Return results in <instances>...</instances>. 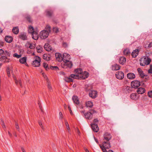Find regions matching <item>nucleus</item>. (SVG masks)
I'll return each instance as SVG.
<instances>
[{
  "label": "nucleus",
  "instance_id": "nucleus-17",
  "mask_svg": "<svg viewBox=\"0 0 152 152\" xmlns=\"http://www.w3.org/2000/svg\"><path fill=\"white\" fill-rule=\"evenodd\" d=\"M127 77L130 80H133L135 78V75L133 73H129L127 74Z\"/></svg>",
  "mask_w": 152,
  "mask_h": 152
},
{
  "label": "nucleus",
  "instance_id": "nucleus-46",
  "mask_svg": "<svg viewBox=\"0 0 152 152\" xmlns=\"http://www.w3.org/2000/svg\"><path fill=\"white\" fill-rule=\"evenodd\" d=\"M35 47V45L32 43H30L29 44V48L31 49H34Z\"/></svg>",
  "mask_w": 152,
  "mask_h": 152
},
{
  "label": "nucleus",
  "instance_id": "nucleus-40",
  "mask_svg": "<svg viewBox=\"0 0 152 152\" xmlns=\"http://www.w3.org/2000/svg\"><path fill=\"white\" fill-rule=\"evenodd\" d=\"M151 61V59L150 58H148L147 60L145 61V64L146 65H148L150 64Z\"/></svg>",
  "mask_w": 152,
  "mask_h": 152
},
{
  "label": "nucleus",
  "instance_id": "nucleus-11",
  "mask_svg": "<svg viewBox=\"0 0 152 152\" xmlns=\"http://www.w3.org/2000/svg\"><path fill=\"white\" fill-rule=\"evenodd\" d=\"M97 95V92L96 91H91L89 93V96L93 99L96 98Z\"/></svg>",
  "mask_w": 152,
  "mask_h": 152
},
{
  "label": "nucleus",
  "instance_id": "nucleus-51",
  "mask_svg": "<svg viewBox=\"0 0 152 152\" xmlns=\"http://www.w3.org/2000/svg\"><path fill=\"white\" fill-rule=\"evenodd\" d=\"M50 69H58V67L56 66H51L50 67Z\"/></svg>",
  "mask_w": 152,
  "mask_h": 152
},
{
  "label": "nucleus",
  "instance_id": "nucleus-26",
  "mask_svg": "<svg viewBox=\"0 0 152 152\" xmlns=\"http://www.w3.org/2000/svg\"><path fill=\"white\" fill-rule=\"evenodd\" d=\"M27 58L26 57L20 58L19 59V62L21 64H24L26 62Z\"/></svg>",
  "mask_w": 152,
  "mask_h": 152
},
{
  "label": "nucleus",
  "instance_id": "nucleus-39",
  "mask_svg": "<svg viewBox=\"0 0 152 152\" xmlns=\"http://www.w3.org/2000/svg\"><path fill=\"white\" fill-rule=\"evenodd\" d=\"M4 54L6 56L10 57L11 56V52L10 51H8L7 50H5L4 51Z\"/></svg>",
  "mask_w": 152,
  "mask_h": 152
},
{
  "label": "nucleus",
  "instance_id": "nucleus-62",
  "mask_svg": "<svg viewBox=\"0 0 152 152\" xmlns=\"http://www.w3.org/2000/svg\"><path fill=\"white\" fill-rule=\"evenodd\" d=\"M63 46L64 47H66L67 46V44L66 43L64 42L63 43Z\"/></svg>",
  "mask_w": 152,
  "mask_h": 152
},
{
  "label": "nucleus",
  "instance_id": "nucleus-5",
  "mask_svg": "<svg viewBox=\"0 0 152 152\" xmlns=\"http://www.w3.org/2000/svg\"><path fill=\"white\" fill-rule=\"evenodd\" d=\"M140 85V81L137 80H134L131 83V86L134 88H137Z\"/></svg>",
  "mask_w": 152,
  "mask_h": 152
},
{
  "label": "nucleus",
  "instance_id": "nucleus-63",
  "mask_svg": "<svg viewBox=\"0 0 152 152\" xmlns=\"http://www.w3.org/2000/svg\"><path fill=\"white\" fill-rule=\"evenodd\" d=\"M94 139L95 140V142H96V143L97 144H98L99 142H98L97 139L95 137H94Z\"/></svg>",
  "mask_w": 152,
  "mask_h": 152
},
{
  "label": "nucleus",
  "instance_id": "nucleus-31",
  "mask_svg": "<svg viewBox=\"0 0 152 152\" xmlns=\"http://www.w3.org/2000/svg\"><path fill=\"white\" fill-rule=\"evenodd\" d=\"M28 31L29 33H31V34L35 31L34 30L33 27L31 26H28Z\"/></svg>",
  "mask_w": 152,
  "mask_h": 152
},
{
  "label": "nucleus",
  "instance_id": "nucleus-35",
  "mask_svg": "<svg viewBox=\"0 0 152 152\" xmlns=\"http://www.w3.org/2000/svg\"><path fill=\"white\" fill-rule=\"evenodd\" d=\"M137 71L139 74L140 75V76L142 78V69L140 68H138L137 69Z\"/></svg>",
  "mask_w": 152,
  "mask_h": 152
},
{
  "label": "nucleus",
  "instance_id": "nucleus-30",
  "mask_svg": "<svg viewBox=\"0 0 152 152\" xmlns=\"http://www.w3.org/2000/svg\"><path fill=\"white\" fill-rule=\"evenodd\" d=\"M124 54V55L128 56L130 54V52L129 50L128 49H126L124 50L123 52Z\"/></svg>",
  "mask_w": 152,
  "mask_h": 152
},
{
  "label": "nucleus",
  "instance_id": "nucleus-57",
  "mask_svg": "<svg viewBox=\"0 0 152 152\" xmlns=\"http://www.w3.org/2000/svg\"><path fill=\"white\" fill-rule=\"evenodd\" d=\"M7 72L8 76L10 77V72L9 69L7 70Z\"/></svg>",
  "mask_w": 152,
  "mask_h": 152
},
{
  "label": "nucleus",
  "instance_id": "nucleus-47",
  "mask_svg": "<svg viewBox=\"0 0 152 152\" xmlns=\"http://www.w3.org/2000/svg\"><path fill=\"white\" fill-rule=\"evenodd\" d=\"M27 20L29 22H31V18L30 16L29 15H27L26 17Z\"/></svg>",
  "mask_w": 152,
  "mask_h": 152
},
{
  "label": "nucleus",
  "instance_id": "nucleus-3",
  "mask_svg": "<svg viewBox=\"0 0 152 152\" xmlns=\"http://www.w3.org/2000/svg\"><path fill=\"white\" fill-rule=\"evenodd\" d=\"M72 66V63L69 60H67L64 59L63 62L61 64V66L63 68H71Z\"/></svg>",
  "mask_w": 152,
  "mask_h": 152
},
{
  "label": "nucleus",
  "instance_id": "nucleus-18",
  "mask_svg": "<svg viewBox=\"0 0 152 152\" xmlns=\"http://www.w3.org/2000/svg\"><path fill=\"white\" fill-rule=\"evenodd\" d=\"M19 38L23 40H26L27 39L26 34L24 33H21L19 35Z\"/></svg>",
  "mask_w": 152,
  "mask_h": 152
},
{
  "label": "nucleus",
  "instance_id": "nucleus-53",
  "mask_svg": "<svg viewBox=\"0 0 152 152\" xmlns=\"http://www.w3.org/2000/svg\"><path fill=\"white\" fill-rule=\"evenodd\" d=\"M148 95L149 97L152 98V91L149 92L148 93Z\"/></svg>",
  "mask_w": 152,
  "mask_h": 152
},
{
  "label": "nucleus",
  "instance_id": "nucleus-59",
  "mask_svg": "<svg viewBox=\"0 0 152 152\" xmlns=\"http://www.w3.org/2000/svg\"><path fill=\"white\" fill-rule=\"evenodd\" d=\"M68 109H69V110L70 111V114H72V111L71 110V108H70V107L69 106H68Z\"/></svg>",
  "mask_w": 152,
  "mask_h": 152
},
{
  "label": "nucleus",
  "instance_id": "nucleus-60",
  "mask_svg": "<svg viewBox=\"0 0 152 152\" xmlns=\"http://www.w3.org/2000/svg\"><path fill=\"white\" fill-rule=\"evenodd\" d=\"M1 124L2 126L5 125L4 121L2 119L1 120Z\"/></svg>",
  "mask_w": 152,
  "mask_h": 152
},
{
  "label": "nucleus",
  "instance_id": "nucleus-54",
  "mask_svg": "<svg viewBox=\"0 0 152 152\" xmlns=\"http://www.w3.org/2000/svg\"><path fill=\"white\" fill-rule=\"evenodd\" d=\"M15 128H16L18 130H19V126H18V124L17 123H15Z\"/></svg>",
  "mask_w": 152,
  "mask_h": 152
},
{
  "label": "nucleus",
  "instance_id": "nucleus-64",
  "mask_svg": "<svg viewBox=\"0 0 152 152\" xmlns=\"http://www.w3.org/2000/svg\"><path fill=\"white\" fill-rule=\"evenodd\" d=\"M21 149L23 152H25V150L22 147L21 148Z\"/></svg>",
  "mask_w": 152,
  "mask_h": 152
},
{
  "label": "nucleus",
  "instance_id": "nucleus-55",
  "mask_svg": "<svg viewBox=\"0 0 152 152\" xmlns=\"http://www.w3.org/2000/svg\"><path fill=\"white\" fill-rule=\"evenodd\" d=\"M4 53V51L2 49H0V56L3 54Z\"/></svg>",
  "mask_w": 152,
  "mask_h": 152
},
{
  "label": "nucleus",
  "instance_id": "nucleus-2",
  "mask_svg": "<svg viewBox=\"0 0 152 152\" xmlns=\"http://www.w3.org/2000/svg\"><path fill=\"white\" fill-rule=\"evenodd\" d=\"M99 145L103 152H107L106 149H109L111 147L110 143L109 141H104L103 142L102 145L101 144H99Z\"/></svg>",
  "mask_w": 152,
  "mask_h": 152
},
{
  "label": "nucleus",
  "instance_id": "nucleus-58",
  "mask_svg": "<svg viewBox=\"0 0 152 152\" xmlns=\"http://www.w3.org/2000/svg\"><path fill=\"white\" fill-rule=\"evenodd\" d=\"M152 47V42H150L148 45V47L149 48H151Z\"/></svg>",
  "mask_w": 152,
  "mask_h": 152
},
{
  "label": "nucleus",
  "instance_id": "nucleus-4",
  "mask_svg": "<svg viewBox=\"0 0 152 152\" xmlns=\"http://www.w3.org/2000/svg\"><path fill=\"white\" fill-rule=\"evenodd\" d=\"M34 60L33 61L32 64L35 67L39 66L40 65V58L38 56H36L34 58Z\"/></svg>",
  "mask_w": 152,
  "mask_h": 152
},
{
  "label": "nucleus",
  "instance_id": "nucleus-19",
  "mask_svg": "<svg viewBox=\"0 0 152 152\" xmlns=\"http://www.w3.org/2000/svg\"><path fill=\"white\" fill-rule=\"evenodd\" d=\"M130 98L134 100H136L138 99L139 96L136 93H132L130 95Z\"/></svg>",
  "mask_w": 152,
  "mask_h": 152
},
{
  "label": "nucleus",
  "instance_id": "nucleus-38",
  "mask_svg": "<svg viewBox=\"0 0 152 152\" xmlns=\"http://www.w3.org/2000/svg\"><path fill=\"white\" fill-rule=\"evenodd\" d=\"M46 15L48 17H51L53 14V12L52 11H46Z\"/></svg>",
  "mask_w": 152,
  "mask_h": 152
},
{
  "label": "nucleus",
  "instance_id": "nucleus-37",
  "mask_svg": "<svg viewBox=\"0 0 152 152\" xmlns=\"http://www.w3.org/2000/svg\"><path fill=\"white\" fill-rule=\"evenodd\" d=\"M47 81L48 88L50 91H51L52 90V87L48 79H47Z\"/></svg>",
  "mask_w": 152,
  "mask_h": 152
},
{
  "label": "nucleus",
  "instance_id": "nucleus-25",
  "mask_svg": "<svg viewBox=\"0 0 152 152\" xmlns=\"http://www.w3.org/2000/svg\"><path fill=\"white\" fill-rule=\"evenodd\" d=\"M43 58L44 60L46 61H49L50 60V56L49 55L46 54L43 55Z\"/></svg>",
  "mask_w": 152,
  "mask_h": 152
},
{
  "label": "nucleus",
  "instance_id": "nucleus-45",
  "mask_svg": "<svg viewBox=\"0 0 152 152\" xmlns=\"http://www.w3.org/2000/svg\"><path fill=\"white\" fill-rule=\"evenodd\" d=\"M43 66L44 68H45L46 70H48L49 69V67H48V64L45 62L43 63Z\"/></svg>",
  "mask_w": 152,
  "mask_h": 152
},
{
  "label": "nucleus",
  "instance_id": "nucleus-49",
  "mask_svg": "<svg viewBox=\"0 0 152 152\" xmlns=\"http://www.w3.org/2000/svg\"><path fill=\"white\" fill-rule=\"evenodd\" d=\"M148 73L149 74H152V65H150V68L148 71Z\"/></svg>",
  "mask_w": 152,
  "mask_h": 152
},
{
  "label": "nucleus",
  "instance_id": "nucleus-36",
  "mask_svg": "<svg viewBox=\"0 0 152 152\" xmlns=\"http://www.w3.org/2000/svg\"><path fill=\"white\" fill-rule=\"evenodd\" d=\"M137 92L138 94H142V88L140 87L138 88L137 90Z\"/></svg>",
  "mask_w": 152,
  "mask_h": 152
},
{
  "label": "nucleus",
  "instance_id": "nucleus-6",
  "mask_svg": "<svg viewBox=\"0 0 152 152\" xmlns=\"http://www.w3.org/2000/svg\"><path fill=\"white\" fill-rule=\"evenodd\" d=\"M89 74L86 71L83 72L81 74L79 75V79H85L89 76Z\"/></svg>",
  "mask_w": 152,
  "mask_h": 152
},
{
  "label": "nucleus",
  "instance_id": "nucleus-28",
  "mask_svg": "<svg viewBox=\"0 0 152 152\" xmlns=\"http://www.w3.org/2000/svg\"><path fill=\"white\" fill-rule=\"evenodd\" d=\"M13 32L15 34H17L19 32L18 28V27H14L12 29Z\"/></svg>",
  "mask_w": 152,
  "mask_h": 152
},
{
  "label": "nucleus",
  "instance_id": "nucleus-14",
  "mask_svg": "<svg viewBox=\"0 0 152 152\" xmlns=\"http://www.w3.org/2000/svg\"><path fill=\"white\" fill-rule=\"evenodd\" d=\"M31 35H32V38L33 39L37 40L38 39L39 35L37 31H35L31 34Z\"/></svg>",
  "mask_w": 152,
  "mask_h": 152
},
{
  "label": "nucleus",
  "instance_id": "nucleus-56",
  "mask_svg": "<svg viewBox=\"0 0 152 152\" xmlns=\"http://www.w3.org/2000/svg\"><path fill=\"white\" fill-rule=\"evenodd\" d=\"M4 42L0 41V46L1 47H3L4 46Z\"/></svg>",
  "mask_w": 152,
  "mask_h": 152
},
{
  "label": "nucleus",
  "instance_id": "nucleus-52",
  "mask_svg": "<svg viewBox=\"0 0 152 152\" xmlns=\"http://www.w3.org/2000/svg\"><path fill=\"white\" fill-rule=\"evenodd\" d=\"M38 123L41 127L42 128V129H44V127L42 125V123L41 121H39Z\"/></svg>",
  "mask_w": 152,
  "mask_h": 152
},
{
  "label": "nucleus",
  "instance_id": "nucleus-48",
  "mask_svg": "<svg viewBox=\"0 0 152 152\" xmlns=\"http://www.w3.org/2000/svg\"><path fill=\"white\" fill-rule=\"evenodd\" d=\"M59 118L61 120H62L63 118V116L62 113L61 112H60L59 113Z\"/></svg>",
  "mask_w": 152,
  "mask_h": 152
},
{
  "label": "nucleus",
  "instance_id": "nucleus-9",
  "mask_svg": "<svg viewBox=\"0 0 152 152\" xmlns=\"http://www.w3.org/2000/svg\"><path fill=\"white\" fill-rule=\"evenodd\" d=\"M0 61L4 63H9L10 61V59L7 58L5 56H2L0 58Z\"/></svg>",
  "mask_w": 152,
  "mask_h": 152
},
{
  "label": "nucleus",
  "instance_id": "nucleus-34",
  "mask_svg": "<svg viewBox=\"0 0 152 152\" xmlns=\"http://www.w3.org/2000/svg\"><path fill=\"white\" fill-rule=\"evenodd\" d=\"M64 80L65 81L67 82L73 81L72 79L68 77H65L64 78Z\"/></svg>",
  "mask_w": 152,
  "mask_h": 152
},
{
  "label": "nucleus",
  "instance_id": "nucleus-42",
  "mask_svg": "<svg viewBox=\"0 0 152 152\" xmlns=\"http://www.w3.org/2000/svg\"><path fill=\"white\" fill-rule=\"evenodd\" d=\"M42 48H41L39 46L37 47L36 48V50L38 53H41L42 52Z\"/></svg>",
  "mask_w": 152,
  "mask_h": 152
},
{
  "label": "nucleus",
  "instance_id": "nucleus-23",
  "mask_svg": "<svg viewBox=\"0 0 152 152\" xmlns=\"http://www.w3.org/2000/svg\"><path fill=\"white\" fill-rule=\"evenodd\" d=\"M13 40L12 37L10 36H6L5 38V41L8 43L11 42Z\"/></svg>",
  "mask_w": 152,
  "mask_h": 152
},
{
  "label": "nucleus",
  "instance_id": "nucleus-20",
  "mask_svg": "<svg viewBox=\"0 0 152 152\" xmlns=\"http://www.w3.org/2000/svg\"><path fill=\"white\" fill-rule=\"evenodd\" d=\"M120 68V66L116 64H114L112 66V69L113 70H117Z\"/></svg>",
  "mask_w": 152,
  "mask_h": 152
},
{
  "label": "nucleus",
  "instance_id": "nucleus-50",
  "mask_svg": "<svg viewBox=\"0 0 152 152\" xmlns=\"http://www.w3.org/2000/svg\"><path fill=\"white\" fill-rule=\"evenodd\" d=\"M53 31L56 33H57L58 31V29L56 27H53Z\"/></svg>",
  "mask_w": 152,
  "mask_h": 152
},
{
  "label": "nucleus",
  "instance_id": "nucleus-13",
  "mask_svg": "<svg viewBox=\"0 0 152 152\" xmlns=\"http://www.w3.org/2000/svg\"><path fill=\"white\" fill-rule=\"evenodd\" d=\"M91 127L93 130L95 132H97L99 130V128L97 125L95 124H92L91 125Z\"/></svg>",
  "mask_w": 152,
  "mask_h": 152
},
{
  "label": "nucleus",
  "instance_id": "nucleus-41",
  "mask_svg": "<svg viewBox=\"0 0 152 152\" xmlns=\"http://www.w3.org/2000/svg\"><path fill=\"white\" fill-rule=\"evenodd\" d=\"M64 121H65V125L66 126V127L67 129L68 130V132H69L70 131V130L69 127L68 123L66 120L65 119L64 120Z\"/></svg>",
  "mask_w": 152,
  "mask_h": 152
},
{
  "label": "nucleus",
  "instance_id": "nucleus-1",
  "mask_svg": "<svg viewBox=\"0 0 152 152\" xmlns=\"http://www.w3.org/2000/svg\"><path fill=\"white\" fill-rule=\"evenodd\" d=\"M47 30H44L40 32V37L41 39H43L47 38L48 35L49 31L50 32V30L51 28L49 25L46 26Z\"/></svg>",
  "mask_w": 152,
  "mask_h": 152
},
{
  "label": "nucleus",
  "instance_id": "nucleus-32",
  "mask_svg": "<svg viewBox=\"0 0 152 152\" xmlns=\"http://www.w3.org/2000/svg\"><path fill=\"white\" fill-rule=\"evenodd\" d=\"M14 78L15 83L16 84L18 85L19 83V85H20V86L21 87H22V86L21 80H19L18 81L15 77H14Z\"/></svg>",
  "mask_w": 152,
  "mask_h": 152
},
{
  "label": "nucleus",
  "instance_id": "nucleus-61",
  "mask_svg": "<svg viewBox=\"0 0 152 152\" xmlns=\"http://www.w3.org/2000/svg\"><path fill=\"white\" fill-rule=\"evenodd\" d=\"M98 121V120L97 119H95L94 120V122L96 123Z\"/></svg>",
  "mask_w": 152,
  "mask_h": 152
},
{
  "label": "nucleus",
  "instance_id": "nucleus-22",
  "mask_svg": "<svg viewBox=\"0 0 152 152\" xmlns=\"http://www.w3.org/2000/svg\"><path fill=\"white\" fill-rule=\"evenodd\" d=\"M126 58L125 57L122 56L120 58L119 62L120 64L123 65L126 62Z\"/></svg>",
  "mask_w": 152,
  "mask_h": 152
},
{
  "label": "nucleus",
  "instance_id": "nucleus-16",
  "mask_svg": "<svg viewBox=\"0 0 152 152\" xmlns=\"http://www.w3.org/2000/svg\"><path fill=\"white\" fill-rule=\"evenodd\" d=\"M72 99L74 103L78 105L80 103V101L78 97L75 96H73L72 97Z\"/></svg>",
  "mask_w": 152,
  "mask_h": 152
},
{
  "label": "nucleus",
  "instance_id": "nucleus-44",
  "mask_svg": "<svg viewBox=\"0 0 152 152\" xmlns=\"http://www.w3.org/2000/svg\"><path fill=\"white\" fill-rule=\"evenodd\" d=\"M132 87H131L130 86H127L125 89L126 91H128V92H129L132 90Z\"/></svg>",
  "mask_w": 152,
  "mask_h": 152
},
{
  "label": "nucleus",
  "instance_id": "nucleus-33",
  "mask_svg": "<svg viewBox=\"0 0 152 152\" xmlns=\"http://www.w3.org/2000/svg\"><path fill=\"white\" fill-rule=\"evenodd\" d=\"M70 77L72 78H74L76 79H79V75L75 74H72Z\"/></svg>",
  "mask_w": 152,
  "mask_h": 152
},
{
  "label": "nucleus",
  "instance_id": "nucleus-21",
  "mask_svg": "<svg viewBox=\"0 0 152 152\" xmlns=\"http://www.w3.org/2000/svg\"><path fill=\"white\" fill-rule=\"evenodd\" d=\"M139 52L138 49H136L134 50L132 53V57L135 58L138 55Z\"/></svg>",
  "mask_w": 152,
  "mask_h": 152
},
{
  "label": "nucleus",
  "instance_id": "nucleus-29",
  "mask_svg": "<svg viewBox=\"0 0 152 152\" xmlns=\"http://www.w3.org/2000/svg\"><path fill=\"white\" fill-rule=\"evenodd\" d=\"M75 72L76 74L77 75L81 74L83 72L82 69L81 68H78L75 70Z\"/></svg>",
  "mask_w": 152,
  "mask_h": 152
},
{
  "label": "nucleus",
  "instance_id": "nucleus-15",
  "mask_svg": "<svg viewBox=\"0 0 152 152\" xmlns=\"http://www.w3.org/2000/svg\"><path fill=\"white\" fill-rule=\"evenodd\" d=\"M63 61H64V59L65 60H69L70 59L71 57L70 55L66 53H64L63 55Z\"/></svg>",
  "mask_w": 152,
  "mask_h": 152
},
{
  "label": "nucleus",
  "instance_id": "nucleus-43",
  "mask_svg": "<svg viewBox=\"0 0 152 152\" xmlns=\"http://www.w3.org/2000/svg\"><path fill=\"white\" fill-rule=\"evenodd\" d=\"M13 56L17 58H19L21 57V54L18 55L17 53H15L13 55Z\"/></svg>",
  "mask_w": 152,
  "mask_h": 152
},
{
  "label": "nucleus",
  "instance_id": "nucleus-7",
  "mask_svg": "<svg viewBox=\"0 0 152 152\" xmlns=\"http://www.w3.org/2000/svg\"><path fill=\"white\" fill-rule=\"evenodd\" d=\"M115 76L117 79L122 80L124 78V74L122 72L118 71L116 72Z\"/></svg>",
  "mask_w": 152,
  "mask_h": 152
},
{
  "label": "nucleus",
  "instance_id": "nucleus-10",
  "mask_svg": "<svg viewBox=\"0 0 152 152\" xmlns=\"http://www.w3.org/2000/svg\"><path fill=\"white\" fill-rule=\"evenodd\" d=\"M55 57L56 60L59 62H61L63 60V56H62L61 54L60 53H56L55 54Z\"/></svg>",
  "mask_w": 152,
  "mask_h": 152
},
{
  "label": "nucleus",
  "instance_id": "nucleus-8",
  "mask_svg": "<svg viewBox=\"0 0 152 152\" xmlns=\"http://www.w3.org/2000/svg\"><path fill=\"white\" fill-rule=\"evenodd\" d=\"M104 140L109 141L111 139L112 136L110 133L108 132H105L103 135Z\"/></svg>",
  "mask_w": 152,
  "mask_h": 152
},
{
  "label": "nucleus",
  "instance_id": "nucleus-12",
  "mask_svg": "<svg viewBox=\"0 0 152 152\" xmlns=\"http://www.w3.org/2000/svg\"><path fill=\"white\" fill-rule=\"evenodd\" d=\"M84 117L88 119H91L93 117V114L91 112H88L84 114Z\"/></svg>",
  "mask_w": 152,
  "mask_h": 152
},
{
  "label": "nucleus",
  "instance_id": "nucleus-27",
  "mask_svg": "<svg viewBox=\"0 0 152 152\" xmlns=\"http://www.w3.org/2000/svg\"><path fill=\"white\" fill-rule=\"evenodd\" d=\"M86 106L87 107L91 108L93 106V103L91 101H88L86 102Z\"/></svg>",
  "mask_w": 152,
  "mask_h": 152
},
{
  "label": "nucleus",
  "instance_id": "nucleus-24",
  "mask_svg": "<svg viewBox=\"0 0 152 152\" xmlns=\"http://www.w3.org/2000/svg\"><path fill=\"white\" fill-rule=\"evenodd\" d=\"M45 49L48 51H50L51 50V47L48 43H46L44 46Z\"/></svg>",
  "mask_w": 152,
  "mask_h": 152
}]
</instances>
